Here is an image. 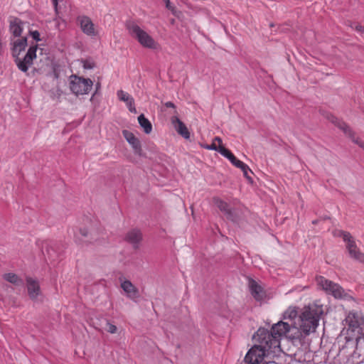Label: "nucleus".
Wrapping results in <instances>:
<instances>
[{
  "label": "nucleus",
  "mask_w": 364,
  "mask_h": 364,
  "mask_svg": "<svg viewBox=\"0 0 364 364\" xmlns=\"http://www.w3.org/2000/svg\"><path fill=\"white\" fill-rule=\"evenodd\" d=\"M323 313L321 305L311 304L304 306L299 316L300 330L306 336L314 332Z\"/></svg>",
  "instance_id": "obj_2"
},
{
  "label": "nucleus",
  "mask_w": 364,
  "mask_h": 364,
  "mask_svg": "<svg viewBox=\"0 0 364 364\" xmlns=\"http://www.w3.org/2000/svg\"><path fill=\"white\" fill-rule=\"evenodd\" d=\"M57 26H58V28L60 29V23H58Z\"/></svg>",
  "instance_id": "obj_41"
},
{
  "label": "nucleus",
  "mask_w": 364,
  "mask_h": 364,
  "mask_svg": "<svg viewBox=\"0 0 364 364\" xmlns=\"http://www.w3.org/2000/svg\"><path fill=\"white\" fill-rule=\"evenodd\" d=\"M27 46V38H23L22 39H18L14 42L13 46V56L16 58H18V55L22 50H24Z\"/></svg>",
  "instance_id": "obj_19"
},
{
  "label": "nucleus",
  "mask_w": 364,
  "mask_h": 364,
  "mask_svg": "<svg viewBox=\"0 0 364 364\" xmlns=\"http://www.w3.org/2000/svg\"><path fill=\"white\" fill-rule=\"evenodd\" d=\"M80 234L82 237L80 238L82 242H92L93 240H96V239L89 233L87 229H80Z\"/></svg>",
  "instance_id": "obj_23"
},
{
  "label": "nucleus",
  "mask_w": 364,
  "mask_h": 364,
  "mask_svg": "<svg viewBox=\"0 0 364 364\" xmlns=\"http://www.w3.org/2000/svg\"><path fill=\"white\" fill-rule=\"evenodd\" d=\"M117 97L119 100L126 103L131 112L136 113L134 98L130 95L123 90H119L117 91Z\"/></svg>",
  "instance_id": "obj_17"
},
{
  "label": "nucleus",
  "mask_w": 364,
  "mask_h": 364,
  "mask_svg": "<svg viewBox=\"0 0 364 364\" xmlns=\"http://www.w3.org/2000/svg\"><path fill=\"white\" fill-rule=\"evenodd\" d=\"M317 284L325 291L332 294L335 298L342 299L347 296L344 289L338 284L326 279L323 277H319L316 279Z\"/></svg>",
  "instance_id": "obj_5"
},
{
  "label": "nucleus",
  "mask_w": 364,
  "mask_h": 364,
  "mask_svg": "<svg viewBox=\"0 0 364 364\" xmlns=\"http://www.w3.org/2000/svg\"><path fill=\"white\" fill-rule=\"evenodd\" d=\"M138 122H139V125L141 126V128H143L144 132L146 134H149L151 132L152 124L149 122V120L145 117L144 114H141L138 117Z\"/></svg>",
  "instance_id": "obj_20"
},
{
  "label": "nucleus",
  "mask_w": 364,
  "mask_h": 364,
  "mask_svg": "<svg viewBox=\"0 0 364 364\" xmlns=\"http://www.w3.org/2000/svg\"><path fill=\"white\" fill-rule=\"evenodd\" d=\"M126 27L130 36L136 39L143 47L151 49L156 48L157 43L153 38L141 29L136 23L129 21L127 23Z\"/></svg>",
  "instance_id": "obj_3"
},
{
  "label": "nucleus",
  "mask_w": 364,
  "mask_h": 364,
  "mask_svg": "<svg viewBox=\"0 0 364 364\" xmlns=\"http://www.w3.org/2000/svg\"><path fill=\"white\" fill-rule=\"evenodd\" d=\"M213 142H215V144H216V142H218V146L223 145L222 144V139L220 137H218V136H216L214 139Z\"/></svg>",
  "instance_id": "obj_36"
},
{
  "label": "nucleus",
  "mask_w": 364,
  "mask_h": 364,
  "mask_svg": "<svg viewBox=\"0 0 364 364\" xmlns=\"http://www.w3.org/2000/svg\"><path fill=\"white\" fill-rule=\"evenodd\" d=\"M31 36L32 38L36 40V41H39L40 39V33L37 31H30Z\"/></svg>",
  "instance_id": "obj_31"
},
{
  "label": "nucleus",
  "mask_w": 364,
  "mask_h": 364,
  "mask_svg": "<svg viewBox=\"0 0 364 364\" xmlns=\"http://www.w3.org/2000/svg\"><path fill=\"white\" fill-rule=\"evenodd\" d=\"M297 311L295 308H289L284 314V318L293 319L296 318Z\"/></svg>",
  "instance_id": "obj_24"
},
{
  "label": "nucleus",
  "mask_w": 364,
  "mask_h": 364,
  "mask_svg": "<svg viewBox=\"0 0 364 364\" xmlns=\"http://www.w3.org/2000/svg\"><path fill=\"white\" fill-rule=\"evenodd\" d=\"M352 28H355L357 31L363 33L364 32V27L362 26L360 24H356L355 27H353L352 25L350 26Z\"/></svg>",
  "instance_id": "obj_33"
},
{
  "label": "nucleus",
  "mask_w": 364,
  "mask_h": 364,
  "mask_svg": "<svg viewBox=\"0 0 364 364\" xmlns=\"http://www.w3.org/2000/svg\"><path fill=\"white\" fill-rule=\"evenodd\" d=\"M166 2V7L174 14V7L171 5L169 0H164Z\"/></svg>",
  "instance_id": "obj_34"
},
{
  "label": "nucleus",
  "mask_w": 364,
  "mask_h": 364,
  "mask_svg": "<svg viewBox=\"0 0 364 364\" xmlns=\"http://www.w3.org/2000/svg\"><path fill=\"white\" fill-rule=\"evenodd\" d=\"M82 63L85 69H92L95 67V62L91 59L82 60Z\"/></svg>",
  "instance_id": "obj_27"
},
{
  "label": "nucleus",
  "mask_w": 364,
  "mask_h": 364,
  "mask_svg": "<svg viewBox=\"0 0 364 364\" xmlns=\"http://www.w3.org/2000/svg\"><path fill=\"white\" fill-rule=\"evenodd\" d=\"M242 172H243V175L245 178H247L249 181H252V178H250V176H249L248 174V172H252V171L250 170V168H249V166L246 164V168H240Z\"/></svg>",
  "instance_id": "obj_29"
},
{
  "label": "nucleus",
  "mask_w": 364,
  "mask_h": 364,
  "mask_svg": "<svg viewBox=\"0 0 364 364\" xmlns=\"http://www.w3.org/2000/svg\"><path fill=\"white\" fill-rule=\"evenodd\" d=\"M328 118L338 127L342 129L346 134L350 137L353 142L357 144L360 148H362L364 150V141H363L358 138H355L354 134L353 133L350 127L345 122L340 121L333 115H330V117Z\"/></svg>",
  "instance_id": "obj_8"
},
{
  "label": "nucleus",
  "mask_w": 364,
  "mask_h": 364,
  "mask_svg": "<svg viewBox=\"0 0 364 364\" xmlns=\"http://www.w3.org/2000/svg\"><path fill=\"white\" fill-rule=\"evenodd\" d=\"M37 46H31L23 60L16 58V63L19 70L23 72L28 70V66L32 64L33 60L36 57Z\"/></svg>",
  "instance_id": "obj_6"
},
{
  "label": "nucleus",
  "mask_w": 364,
  "mask_h": 364,
  "mask_svg": "<svg viewBox=\"0 0 364 364\" xmlns=\"http://www.w3.org/2000/svg\"><path fill=\"white\" fill-rule=\"evenodd\" d=\"M213 200L214 204L220 209V211L224 213L228 220L233 222H236L237 220L238 216L236 212L230 208L229 205L226 202L217 197L213 198Z\"/></svg>",
  "instance_id": "obj_9"
},
{
  "label": "nucleus",
  "mask_w": 364,
  "mask_h": 364,
  "mask_svg": "<svg viewBox=\"0 0 364 364\" xmlns=\"http://www.w3.org/2000/svg\"><path fill=\"white\" fill-rule=\"evenodd\" d=\"M70 89L75 95H85L91 90L93 82L89 78L72 75L69 79Z\"/></svg>",
  "instance_id": "obj_4"
},
{
  "label": "nucleus",
  "mask_w": 364,
  "mask_h": 364,
  "mask_svg": "<svg viewBox=\"0 0 364 364\" xmlns=\"http://www.w3.org/2000/svg\"><path fill=\"white\" fill-rule=\"evenodd\" d=\"M291 326L284 321H279L272 326L271 331L260 328L253 338L257 343L247 353V359L258 362L262 356L275 353L274 349L279 348L280 338L291 331Z\"/></svg>",
  "instance_id": "obj_1"
},
{
  "label": "nucleus",
  "mask_w": 364,
  "mask_h": 364,
  "mask_svg": "<svg viewBox=\"0 0 364 364\" xmlns=\"http://www.w3.org/2000/svg\"><path fill=\"white\" fill-rule=\"evenodd\" d=\"M3 278L6 281L16 286H22L23 284V281L18 275L14 273L4 274L3 275Z\"/></svg>",
  "instance_id": "obj_22"
},
{
  "label": "nucleus",
  "mask_w": 364,
  "mask_h": 364,
  "mask_svg": "<svg viewBox=\"0 0 364 364\" xmlns=\"http://www.w3.org/2000/svg\"><path fill=\"white\" fill-rule=\"evenodd\" d=\"M96 87H97V90H98V89L100 88V83H97V84L96 85ZM96 91H97V90H96ZM96 92H95V93H96Z\"/></svg>",
  "instance_id": "obj_40"
},
{
  "label": "nucleus",
  "mask_w": 364,
  "mask_h": 364,
  "mask_svg": "<svg viewBox=\"0 0 364 364\" xmlns=\"http://www.w3.org/2000/svg\"><path fill=\"white\" fill-rule=\"evenodd\" d=\"M78 21L82 32L88 36H95V31L91 19L85 16L78 17Z\"/></svg>",
  "instance_id": "obj_13"
},
{
  "label": "nucleus",
  "mask_w": 364,
  "mask_h": 364,
  "mask_svg": "<svg viewBox=\"0 0 364 364\" xmlns=\"http://www.w3.org/2000/svg\"><path fill=\"white\" fill-rule=\"evenodd\" d=\"M346 321L350 327L358 328L364 324V315L360 311L350 312Z\"/></svg>",
  "instance_id": "obj_15"
},
{
  "label": "nucleus",
  "mask_w": 364,
  "mask_h": 364,
  "mask_svg": "<svg viewBox=\"0 0 364 364\" xmlns=\"http://www.w3.org/2000/svg\"><path fill=\"white\" fill-rule=\"evenodd\" d=\"M22 22L18 19H15L11 21L10 23V31L16 37L20 36L23 30Z\"/></svg>",
  "instance_id": "obj_21"
},
{
  "label": "nucleus",
  "mask_w": 364,
  "mask_h": 364,
  "mask_svg": "<svg viewBox=\"0 0 364 364\" xmlns=\"http://www.w3.org/2000/svg\"><path fill=\"white\" fill-rule=\"evenodd\" d=\"M248 286L252 296L257 301L262 300L265 296L263 288L252 279H249Z\"/></svg>",
  "instance_id": "obj_14"
},
{
  "label": "nucleus",
  "mask_w": 364,
  "mask_h": 364,
  "mask_svg": "<svg viewBox=\"0 0 364 364\" xmlns=\"http://www.w3.org/2000/svg\"><path fill=\"white\" fill-rule=\"evenodd\" d=\"M353 259L364 264V254L361 252H357V255Z\"/></svg>",
  "instance_id": "obj_30"
},
{
  "label": "nucleus",
  "mask_w": 364,
  "mask_h": 364,
  "mask_svg": "<svg viewBox=\"0 0 364 364\" xmlns=\"http://www.w3.org/2000/svg\"><path fill=\"white\" fill-rule=\"evenodd\" d=\"M230 161L237 168H246V164L238 160L233 154L229 159Z\"/></svg>",
  "instance_id": "obj_25"
},
{
  "label": "nucleus",
  "mask_w": 364,
  "mask_h": 364,
  "mask_svg": "<svg viewBox=\"0 0 364 364\" xmlns=\"http://www.w3.org/2000/svg\"><path fill=\"white\" fill-rule=\"evenodd\" d=\"M142 239V233L139 229L130 230L127 232L125 236V240L131 244L134 249H138L139 247V245Z\"/></svg>",
  "instance_id": "obj_12"
},
{
  "label": "nucleus",
  "mask_w": 364,
  "mask_h": 364,
  "mask_svg": "<svg viewBox=\"0 0 364 364\" xmlns=\"http://www.w3.org/2000/svg\"><path fill=\"white\" fill-rule=\"evenodd\" d=\"M166 107L175 108V105L171 102H167L165 103Z\"/></svg>",
  "instance_id": "obj_37"
},
{
  "label": "nucleus",
  "mask_w": 364,
  "mask_h": 364,
  "mask_svg": "<svg viewBox=\"0 0 364 364\" xmlns=\"http://www.w3.org/2000/svg\"><path fill=\"white\" fill-rule=\"evenodd\" d=\"M121 287L127 294V296L134 299L138 297L139 291L138 289L134 286V284L129 280H126L121 284Z\"/></svg>",
  "instance_id": "obj_18"
},
{
  "label": "nucleus",
  "mask_w": 364,
  "mask_h": 364,
  "mask_svg": "<svg viewBox=\"0 0 364 364\" xmlns=\"http://www.w3.org/2000/svg\"><path fill=\"white\" fill-rule=\"evenodd\" d=\"M106 330L110 333H115L117 332V328L114 324L110 323L108 321H106Z\"/></svg>",
  "instance_id": "obj_28"
},
{
  "label": "nucleus",
  "mask_w": 364,
  "mask_h": 364,
  "mask_svg": "<svg viewBox=\"0 0 364 364\" xmlns=\"http://www.w3.org/2000/svg\"><path fill=\"white\" fill-rule=\"evenodd\" d=\"M26 287L29 298L35 301H38L39 296L41 295L38 282L31 277H28L26 279Z\"/></svg>",
  "instance_id": "obj_10"
},
{
  "label": "nucleus",
  "mask_w": 364,
  "mask_h": 364,
  "mask_svg": "<svg viewBox=\"0 0 364 364\" xmlns=\"http://www.w3.org/2000/svg\"><path fill=\"white\" fill-rule=\"evenodd\" d=\"M122 134L127 142L132 146L134 153L138 156H143L141 145L139 139L133 133L128 130H123Z\"/></svg>",
  "instance_id": "obj_11"
},
{
  "label": "nucleus",
  "mask_w": 364,
  "mask_h": 364,
  "mask_svg": "<svg viewBox=\"0 0 364 364\" xmlns=\"http://www.w3.org/2000/svg\"><path fill=\"white\" fill-rule=\"evenodd\" d=\"M292 328H294V329L296 330V331H297V332H298V333H299L298 335H294V336H293L292 338H298V339H299V338H300V336H301V333H300V332H299V330L297 329V328H296V327H293Z\"/></svg>",
  "instance_id": "obj_38"
},
{
  "label": "nucleus",
  "mask_w": 364,
  "mask_h": 364,
  "mask_svg": "<svg viewBox=\"0 0 364 364\" xmlns=\"http://www.w3.org/2000/svg\"><path fill=\"white\" fill-rule=\"evenodd\" d=\"M218 152L228 159L232 155V153L228 149L225 148L223 145L218 146Z\"/></svg>",
  "instance_id": "obj_26"
},
{
  "label": "nucleus",
  "mask_w": 364,
  "mask_h": 364,
  "mask_svg": "<svg viewBox=\"0 0 364 364\" xmlns=\"http://www.w3.org/2000/svg\"><path fill=\"white\" fill-rule=\"evenodd\" d=\"M312 223H313L314 225H316V224L318 223V220H313V221H312Z\"/></svg>",
  "instance_id": "obj_39"
},
{
  "label": "nucleus",
  "mask_w": 364,
  "mask_h": 364,
  "mask_svg": "<svg viewBox=\"0 0 364 364\" xmlns=\"http://www.w3.org/2000/svg\"><path fill=\"white\" fill-rule=\"evenodd\" d=\"M334 235L341 237L343 240L347 242V250L350 256L353 259L355 257L357 252H360L357 247L355 241L353 240L351 235L348 232L336 230L334 232Z\"/></svg>",
  "instance_id": "obj_7"
},
{
  "label": "nucleus",
  "mask_w": 364,
  "mask_h": 364,
  "mask_svg": "<svg viewBox=\"0 0 364 364\" xmlns=\"http://www.w3.org/2000/svg\"><path fill=\"white\" fill-rule=\"evenodd\" d=\"M205 148L207 149L215 150L218 151V146H217L215 142H213L210 145L206 146Z\"/></svg>",
  "instance_id": "obj_32"
},
{
  "label": "nucleus",
  "mask_w": 364,
  "mask_h": 364,
  "mask_svg": "<svg viewBox=\"0 0 364 364\" xmlns=\"http://www.w3.org/2000/svg\"><path fill=\"white\" fill-rule=\"evenodd\" d=\"M52 2H53V6H54L55 13L58 14V0H52Z\"/></svg>",
  "instance_id": "obj_35"
},
{
  "label": "nucleus",
  "mask_w": 364,
  "mask_h": 364,
  "mask_svg": "<svg viewBox=\"0 0 364 364\" xmlns=\"http://www.w3.org/2000/svg\"><path fill=\"white\" fill-rule=\"evenodd\" d=\"M171 122L178 134L186 139L190 138V133L188 130V128L185 124L178 119V117H172Z\"/></svg>",
  "instance_id": "obj_16"
}]
</instances>
